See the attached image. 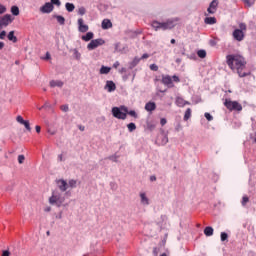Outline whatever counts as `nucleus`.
<instances>
[{
	"instance_id": "f257e3e1",
	"label": "nucleus",
	"mask_w": 256,
	"mask_h": 256,
	"mask_svg": "<svg viewBox=\"0 0 256 256\" xmlns=\"http://www.w3.org/2000/svg\"><path fill=\"white\" fill-rule=\"evenodd\" d=\"M226 63L232 71H236V73H238L239 77H249V75H251V72H243L247 62L245 61V58L239 54L227 55Z\"/></svg>"
},
{
	"instance_id": "f03ea898",
	"label": "nucleus",
	"mask_w": 256,
	"mask_h": 256,
	"mask_svg": "<svg viewBox=\"0 0 256 256\" xmlns=\"http://www.w3.org/2000/svg\"><path fill=\"white\" fill-rule=\"evenodd\" d=\"M179 21H181V18L172 17V18H168L164 22H159L155 20L152 22L151 25L156 31H169L171 29H174V27H177V25L179 24Z\"/></svg>"
},
{
	"instance_id": "7ed1b4c3",
	"label": "nucleus",
	"mask_w": 256,
	"mask_h": 256,
	"mask_svg": "<svg viewBox=\"0 0 256 256\" xmlns=\"http://www.w3.org/2000/svg\"><path fill=\"white\" fill-rule=\"evenodd\" d=\"M50 205H56V207H61L65 203V194L58 189L52 191V195L49 198Z\"/></svg>"
},
{
	"instance_id": "20e7f679",
	"label": "nucleus",
	"mask_w": 256,
	"mask_h": 256,
	"mask_svg": "<svg viewBox=\"0 0 256 256\" xmlns=\"http://www.w3.org/2000/svg\"><path fill=\"white\" fill-rule=\"evenodd\" d=\"M245 31H247V24L240 23L239 28L235 29L232 33L234 41H238L239 43L245 39Z\"/></svg>"
},
{
	"instance_id": "39448f33",
	"label": "nucleus",
	"mask_w": 256,
	"mask_h": 256,
	"mask_svg": "<svg viewBox=\"0 0 256 256\" xmlns=\"http://www.w3.org/2000/svg\"><path fill=\"white\" fill-rule=\"evenodd\" d=\"M127 113L128 108L126 106L112 108V115L115 117V119H121L122 121H125V119H127Z\"/></svg>"
},
{
	"instance_id": "423d86ee",
	"label": "nucleus",
	"mask_w": 256,
	"mask_h": 256,
	"mask_svg": "<svg viewBox=\"0 0 256 256\" xmlns=\"http://www.w3.org/2000/svg\"><path fill=\"white\" fill-rule=\"evenodd\" d=\"M173 81L174 83H179V81H181V79H179V76L177 75H174V76H170V75H164L162 76V83L163 85H166V87H175V85L173 84Z\"/></svg>"
},
{
	"instance_id": "0eeeda50",
	"label": "nucleus",
	"mask_w": 256,
	"mask_h": 256,
	"mask_svg": "<svg viewBox=\"0 0 256 256\" xmlns=\"http://www.w3.org/2000/svg\"><path fill=\"white\" fill-rule=\"evenodd\" d=\"M224 105L229 111H243V106L237 101L226 99Z\"/></svg>"
},
{
	"instance_id": "6e6552de",
	"label": "nucleus",
	"mask_w": 256,
	"mask_h": 256,
	"mask_svg": "<svg viewBox=\"0 0 256 256\" xmlns=\"http://www.w3.org/2000/svg\"><path fill=\"white\" fill-rule=\"evenodd\" d=\"M13 23V16L10 14H5L4 16H0V29H5V27H9Z\"/></svg>"
},
{
	"instance_id": "1a4fd4ad",
	"label": "nucleus",
	"mask_w": 256,
	"mask_h": 256,
	"mask_svg": "<svg viewBox=\"0 0 256 256\" xmlns=\"http://www.w3.org/2000/svg\"><path fill=\"white\" fill-rule=\"evenodd\" d=\"M101 45H105V40H103V38L94 39L87 45V49L88 51H93L97 49V47H101Z\"/></svg>"
},
{
	"instance_id": "9d476101",
	"label": "nucleus",
	"mask_w": 256,
	"mask_h": 256,
	"mask_svg": "<svg viewBox=\"0 0 256 256\" xmlns=\"http://www.w3.org/2000/svg\"><path fill=\"white\" fill-rule=\"evenodd\" d=\"M56 185L61 193H65L69 189V184L64 179L57 180Z\"/></svg>"
},
{
	"instance_id": "9b49d317",
	"label": "nucleus",
	"mask_w": 256,
	"mask_h": 256,
	"mask_svg": "<svg viewBox=\"0 0 256 256\" xmlns=\"http://www.w3.org/2000/svg\"><path fill=\"white\" fill-rule=\"evenodd\" d=\"M219 7V0H213L209 7L207 8V11L210 15H215L217 13V8Z\"/></svg>"
},
{
	"instance_id": "f8f14e48",
	"label": "nucleus",
	"mask_w": 256,
	"mask_h": 256,
	"mask_svg": "<svg viewBox=\"0 0 256 256\" xmlns=\"http://www.w3.org/2000/svg\"><path fill=\"white\" fill-rule=\"evenodd\" d=\"M78 31L80 33H87L89 31V25L85 24L83 18H79L78 21Z\"/></svg>"
},
{
	"instance_id": "ddd939ff",
	"label": "nucleus",
	"mask_w": 256,
	"mask_h": 256,
	"mask_svg": "<svg viewBox=\"0 0 256 256\" xmlns=\"http://www.w3.org/2000/svg\"><path fill=\"white\" fill-rule=\"evenodd\" d=\"M53 9H55V6L50 2H46L42 7H40V12L49 14L52 13Z\"/></svg>"
},
{
	"instance_id": "4468645a",
	"label": "nucleus",
	"mask_w": 256,
	"mask_h": 256,
	"mask_svg": "<svg viewBox=\"0 0 256 256\" xmlns=\"http://www.w3.org/2000/svg\"><path fill=\"white\" fill-rule=\"evenodd\" d=\"M140 203L143 205V207H147L150 205L149 198L147 197V194L145 192L140 193Z\"/></svg>"
},
{
	"instance_id": "2eb2a0df",
	"label": "nucleus",
	"mask_w": 256,
	"mask_h": 256,
	"mask_svg": "<svg viewBox=\"0 0 256 256\" xmlns=\"http://www.w3.org/2000/svg\"><path fill=\"white\" fill-rule=\"evenodd\" d=\"M104 89L106 91H108V93H113V91H115V89H117V86L115 85V82L107 81Z\"/></svg>"
},
{
	"instance_id": "dca6fc26",
	"label": "nucleus",
	"mask_w": 256,
	"mask_h": 256,
	"mask_svg": "<svg viewBox=\"0 0 256 256\" xmlns=\"http://www.w3.org/2000/svg\"><path fill=\"white\" fill-rule=\"evenodd\" d=\"M141 62V58L135 57L131 62L128 63V69H135Z\"/></svg>"
},
{
	"instance_id": "f3484780",
	"label": "nucleus",
	"mask_w": 256,
	"mask_h": 256,
	"mask_svg": "<svg viewBox=\"0 0 256 256\" xmlns=\"http://www.w3.org/2000/svg\"><path fill=\"white\" fill-rule=\"evenodd\" d=\"M145 109L146 111L151 113L152 111H155L157 109V104H155V102H148L145 105Z\"/></svg>"
},
{
	"instance_id": "a211bd4d",
	"label": "nucleus",
	"mask_w": 256,
	"mask_h": 256,
	"mask_svg": "<svg viewBox=\"0 0 256 256\" xmlns=\"http://www.w3.org/2000/svg\"><path fill=\"white\" fill-rule=\"evenodd\" d=\"M70 53H73V59H76V61H81V52H79L77 48L70 49Z\"/></svg>"
},
{
	"instance_id": "6ab92c4d",
	"label": "nucleus",
	"mask_w": 256,
	"mask_h": 256,
	"mask_svg": "<svg viewBox=\"0 0 256 256\" xmlns=\"http://www.w3.org/2000/svg\"><path fill=\"white\" fill-rule=\"evenodd\" d=\"M176 105H177V107H183L184 105H191V103H189V101H185V99H183L181 97H177Z\"/></svg>"
},
{
	"instance_id": "aec40b11",
	"label": "nucleus",
	"mask_w": 256,
	"mask_h": 256,
	"mask_svg": "<svg viewBox=\"0 0 256 256\" xmlns=\"http://www.w3.org/2000/svg\"><path fill=\"white\" fill-rule=\"evenodd\" d=\"M113 27V23L109 19H104L102 21V29H111Z\"/></svg>"
},
{
	"instance_id": "412c9836",
	"label": "nucleus",
	"mask_w": 256,
	"mask_h": 256,
	"mask_svg": "<svg viewBox=\"0 0 256 256\" xmlns=\"http://www.w3.org/2000/svg\"><path fill=\"white\" fill-rule=\"evenodd\" d=\"M7 37L8 41H12V43H17V36L15 35V31H10Z\"/></svg>"
},
{
	"instance_id": "4be33fe9",
	"label": "nucleus",
	"mask_w": 256,
	"mask_h": 256,
	"mask_svg": "<svg viewBox=\"0 0 256 256\" xmlns=\"http://www.w3.org/2000/svg\"><path fill=\"white\" fill-rule=\"evenodd\" d=\"M204 23H206V25H215V23H217V19L215 17H206L204 19Z\"/></svg>"
},
{
	"instance_id": "5701e85b",
	"label": "nucleus",
	"mask_w": 256,
	"mask_h": 256,
	"mask_svg": "<svg viewBox=\"0 0 256 256\" xmlns=\"http://www.w3.org/2000/svg\"><path fill=\"white\" fill-rule=\"evenodd\" d=\"M93 37H95V34H93V32H88L86 35H83L81 37L82 41H91V39H93Z\"/></svg>"
},
{
	"instance_id": "b1692460",
	"label": "nucleus",
	"mask_w": 256,
	"mask_h": 256,
	"mask_svg": "<svg viewBox=\"0 0 256 256\" xmlns=\"http://www.w3.org/2000/svg\"><path fill=\"white\" fill-rule=\"evenodd\" d=\"M213 233H214V230H213V227L211 226H208L204 229V235H206V237H213Z\"/></svg>"
},
{
	"instance_id": "393cba45",
	"label": "nucleus",
	"mask_w": 256,
	"mask_h": 256,
	"mask_svg": "<svg viewBox=\"0 0 256 256\" xmlns=\"http://www.w3.org/2000/svg\"><path fill=\"white\" fill-rule=\"evenodd\" d=\"M65 9L68 11V13H73V11H75V4L67 2L65 4Z\"/></svg>"
},
{
	"instance_id": "a878e982",
	"label": "nucleus",
	"mask_w": 256,
	"mask_h": 256,
	"mask_svg": "<svg viewBox=\"0 0 256 256\" xmlns=\"http://www.w3.org/2000/svg\"><path fill=\"white\" fill-rule=\"evenodd\" d=\"M110 72H111V67L102 66L100 68V75H109Z\"/></svg>"
},
{
	"instance_id": "bb28decb",
	"label": "nucleus",
	"mask_w": 256,
	"mask_h": 256,
	"mask_svg": "<svg viewBox=\"0 0 256 256\" xmlns=\"http://www.w3.org/2000/svg\"><path fill=\"white\" fill-rule=\"evenodd\" d=\"M50 87H63V82L61 80L50 81Z\"/></svg>"
},
{
	"instance_id": "cd10ccee",
	"label": "nucleus",
	"mask_w": 256,
	"mask_h": 256,
	"mask_svg": "<svg viewBox=\"0 0 256 256\" xmlns=\"http://www.w3.org/2000/svg\"><path fill=\"white\" fill-rule=\"evenodd\" d=\"M57 23H59V25H65V17L61 16V15H54Z\"/></svg>"
},
{
	"instance_id": "c85d7f7f",
	"label": "nucleus",
	"mask_w": 256,
	"mask_h": 256,
	"mask_svg": "<svg viewBox=\"0 0 256 256\" xmlns=\"http://www.w3.org/2000/svg\"><path fill=\"white\" fill-rule=\"evenodd\" d=\"M197 55L198 57H200V59H205V57H207V51L203 49L198 50Z\"/></svg>"
},
{
	"instance_id": "c756f323",
	"label": "nucleus",
	"mask_w": 256,
	"mask_h": 256,
	"mask_svg": "<svg viewBox=\"0 0 256 256\" xmlns=\"http://www.w3.org/2000/svg\"><path fill=\"white\" fill-rule=\"evenodd\" d=\"M127 115H130V117H133L134 119H137L139 117L135 110H128V112H126V116Z\"/></svg>"
},
{
	"instance_id": "7c9ffc66",
	"label": "nucleus",
	"mask_w": 256,
	"mask_h": 256,
	"mask_svg": "<svg viewBox=\"0 0 256 256\" xmlns=\"http://www.w3.org/2000/svg\"><path fill=\"white\" fill-rule=\"evenodd\" d=\"M189 119H191V108H188L184 114V121H189Z\"/></svg>"
},
{
	"instance_id": "2f4dec72",
	"label": "nucleus",
	"mask_w": 256,
	"mask_h": 256,
	"mask_svg": "<svg viewBox=\"0 0 256 256\" xmlns=\"http://www.w3.org/2000/svg\"><path fill=\"white\" fill-rule=\"evenodd\" d=\"M128 131L130 133H133V131H135V129H137V125H135V123L131 122L127 125Z\"/></svg>"
},
{
	"instance_id": "473e14b6",
	"label": "nucleus",
	"mask_w": 256,
	"mask_h": 256,
	"mask_svg": "<svg viewBox=\"0 0 256 256\" xmlns=\"http://www.w3.org/2000/svg\"><path fill=\"white\" fill-rule=\"evenodd\" d=\"M11 13H12V15H14L15 17H17V15H19V7H18V6H12V7H11Z\"/></svg>"
},
{
	"instance_id": "72a5a7b5",
	"label": "nucleus",
	"mask_w": 256,
	"mask_h": 256,
	"mask_svg": "<svg viewBox=\"0 0 256 256\" xmlns=\"http://www.w3.org/2000/svg\"><path fill=\"white\" fill-rule=\"evenodd\" d=\"M161 145H167V143H169V138L167 137V135L163 134L161 136Z\"/></svg>"
},
{
	"instance_id": "f704fd0d",
	"label": "nucleus",
	"mask_w": 256,
	"mask_h": 256,
	"mask_svg": "<svg viewBox=\"0 0 256 256\" xmlns=\"http://www.w3.org/2000/svg\"><path fill=\"white\" fill-rule=\"evenodd\" d=\"M75 189L77 187V181L76 180H69L68 182V188Z\"/></svg>"
},
{
	"instance_id": "c9c22d12",
	"label": "nucleus",
	"mask_w": 256,
	"mask_h": 256,
	"mask_svg": "<svg viewBox=\"0 0 256 256\" xmlns=\"http://www.w3.org/2000/svg\"><path fill=\"white\" fill-rule=\"evenodd\" d=\"M220 239L222 242L227 241V239H229V235L226 232H221Z\"/></svg>"
},
{
	"instance_id": "e433bc0d",
	"label": "nucleus",
	"mask_w": 256,
	"mask_h": 256,
	"mask_svg": "<svg viewBox=\"0 0 256 256\" xmlns=\"http://www.w3.org/2000/svg\"><path fill=\"white\" fill-rule=\"evenodd\" d=\"M155 127H156V125L153 122H147V129L149 131H154Z\"/></svg>"
},
{
	"instance_id": "4c0bfd02",
	"label": "nucleus",
	"mask_w": 256,
	"mask_h": 256,
	"mask_svg": "<svg viewBox=\"0 0 256 256\" xmlns=\"http://www.w3.org/2000/svg\"><path fill=\"white\" fill-rule=\"evenodd\" d=\"M108 159H109L110 161H113L114 163H117V161H118V159H119V155L114 154V155H112V156H109Z\"/></svg>"
},
{
	"instance_id": "58836bf2",
	"label": "nucleus",
	"mask_w": 256,
	"mask_h": 256,
	"mask_svg": "<svg viewBox=\"0 0 256 256\" xmlns=\"http://www.w3.org/2000/svg\"><path fill=\"white\" fill-rule=\"evenodd\" d=\"M87 13V10L85 9V7H80L79 9H78V15H81V16H83V15H85Z\"/></svg>"
},
{
	"instance_id": "ea45409f",
	"label": "nucleus",
	"mask_w": 256,
	"mask_h": 256,
	"mask_svg": "<svg viewBox=\"0 0 256 256\" xmlns=\"http://www.w3.org/2000/svg\"><path fill=\"white\" fill-rule=\"evenodd\" d=\"M51 5H56V7H61V0H50Z\"/></svg>"
},
{
	"instance_id": "a19ab883",
	"label": "nucleus",
	"mask_w": 256,
	"mask_h": 256,
	"mask_svg": "<svg viewBox=\"0 0 256 256\" xmlns=\"http://www.w3.org/2000/svg\"><path fill=\"white\" fill-rule=\"evenodd\" d=\"M16 121L20 123V125H23L27 120H24L23 116H17Z\"/></svg>"
},
{
	"instance_id": "79ce46f5",
	"label": "nucleus",
	"mask_w": 256,
	"mask_h": 256,
	"mask_svg": "<svg viewBox=\"0 0 256 256\" xmlns=\"http://www.w3.org/2000/svg\"><path fill=\"white\" fill-rule=\"evenodd\" d=\"M204 117L207 119V121H213V116L209 112H206Z\"/></svg>"
},
{
	"instance_id": "37998d69",
	"label": "nucleus",
	"mask_w": 256,
	"mask_h": 256,
	"mask_svg": "<svg viewBox=\"0 0 256 256\" xmlns=\"http://www.w3.org/2000/svg\"><path fill=\"white\" fill-rule=\"evenodd\" d=\"M3 13H7V7H5V5L0 4V15H3Z\"/></svg>"
},
{
	"instance_id": "c03bdc74",
	"label": "nucleus",
	"mask_w": 256,
	"mask_h": 256,
	"mask_svg": "<svg viewBox=\"0 0 256 256\" xmlns=\"http://www.w3.org/2000/svg\"><path fill=\"white\" fill-rule=\"evenodd\" d=\"M18 163H20V165H22V163H25V155L18 156Z\"/></svg>"
},
{
	"instance_id": "a18cd8bd",
	"label": "nucleus",
	"mask_w": 256,
	"mask_h": 256,
	"mask_svg": "<svg viewBox=\"0 0 256 256\" xmlns=\"http://www.w3.org/2000/svg\"><path fill=\"white\" fill-rule=\"evenodd\" d=\"M22 125H24L27 131H31V125L29 124V121L26 120Z\"/></svg>"
},
{
	"instance_id": "49530a36",
	"label": "nucleus",
	"mask_w": 256,
	"mask_h": 256,
	"mask_svg": "<svg viewBox=\"0 0 256 256\" xmlns=\"http://www.w3.org/2000/svg\"><path fill=\"white\" fill-rule=\"evenodd\" d=\"M61 111H63L64 113H67V111H69V105L65 104V105H62L60 107Z\"/></svg>"
},
{
	"instance_id": "de8ad7c7",
	"label": "nucleus",
	"mask_w": 256,
	"mask_h": 256,
	"mask_svg": "<svg viewBox=\"0 0 256 256\" xmlns=\"http://www.w3.org/2000/svg\"><path fill=\"white\" fill-rule=\"evenodd\" d=\"M247 203H249V197L244 196L242 198V205H243V207H245V205H247Z\"/></svg>"
},
{
	"instance_id": "09e8293b",
	"label": "nucleus",
	"mask_w": 256,
	"mask_h": 256,
	"mask_svg": "<svg viewBox=\"0 0 256 256\" xmlns=\"http://www.w3.org/2000/svg\"><path fill=\"white\" fill-rule=\"evenodd\" d=\"M150 69L151 71H159V66H157V64H151Z\"/></svg>"
},
{
	"instance_id": "8fccbe9b",
	"label": "nucleus",
	"mask_w": 256,
	"mask_h": 256,
	"mask_svg": "<svg viewBox=\"0 0 256 256\" xmlns=\"http://www.w3.org/2000/svg\"><path fill=\"white\" fill-rule=\"evenodd\" d=\"M5 37H7V32L5 30L0 32V39H5Z\"/></svg>"
},
{
	"instance_id": "3c124183",
	"label": "nucleus",
	"mask_w": 256,
	"mask_h": 256,
	"mask_svg": "<svg viewBox=\"0 0 256 256\" xmlns=\"http://www.w3.org/2000/svg\"><path fill=\"white\" fill-rule=\"evenodd\" d=\"M160 124L162 125V127L165 126V125H167V119L161 118Z\"/></svg>"
},
{
	"instance_id": "603ef678",
	"label": "nucleus",
	"mask_w": 256,
	"mask_h": 256,
	"mask_svg": "<svg viewBox=\"0 0 256 256\" xmlns=\"http://www.w3.org/2000/svg\"><path fill=\"white\" fill-rule=\"evenodd\" d=\"M142 59H149V54H147V53L143 54V55L141 56V58H140V61H141Z\"/></svg>"
},
{
	"instance_id": "864d4df0",
	"label": "nucleus",
	"mask_w": 256,
	"mask_h": 256,
	"mask_svg": "<svg viewBox=\"0 0 256 256\" xmlns=\"http://www.w3.org/2000/svg\"><path fill=\"white\" fill-rule=\"evenodd\" d=\"M11 253L8 250H4L2 256H9Z\"/></svg>"
},
{
	"instance_id": "5fc2aeb1",
	"label": "nucleus",
	"mask_w": 256,
	"mask_h": 256,
	"mask_svg": "<svg viewBox=\"0 0 256 256\" xmlns=\"http://www.w3.org/2000/svg\"><path fill=\"white\" fill-rule=\"evenodd\" d=\"M44 59L46 60L51 59V54L49 52H46V56L44 57Z\"/></svg>"
},
{
	"instance_id": "6e6d98bb",
	"label": "nucleus",
	"mask_w": 256,
	"mask_h": 256,
	"mask_svg": "<svg viewBox=\"0 0 256 256\" xmlns=\"http://www.w3.org/2000/svg\"><path fill=\"white\" fill-rule=\"evenodd\" d=\"M121 64L119 63V61H116L114 64H113V67L114 69H117V67H119Z\"/></svg>"
},
{
	"instance_id": "4d7b16f0",
	"label": "nucleus",
	"mask_w": 256,
	"mask_h": 256,
	"mask_svg": "<svg viewBox=\"0 0 256 256\" xmlns=\"http://www.w3.org/2000/svg\"><path fill=\"white\" fill-rule=\"evenodd\" d=\"M150 181H157V176L155 175L150 176Z\"/></svg>"
},
{
	"instance_id": "13d9d810",
	"label": "nucleus",
	"mask_w": 256,
	"mask_h": 256,
	"mask_svg": "<svg viewBox=\"0 0 256 256\" xmlns=\"http://www.w3.org/2000/svg\"><path fill=\"white\" fill-rule=\"evenodd\" d=\"M119 73H127V68H121L120 70H119Z\"/></svg>"
},
{
	"instance_id": "bf43d9fd",
	"label": "nucleus",
	"mask_w": 256,
	"mask_h": 256,
	"mask_svg": "<svg viewBox=\"0 0 256 256\" xmlns=\"http://www.w3.org/2000/svg\"><path fill=\"white\" fill-rule=\"evenodd\" d=\"M243 3H245L246 5H248L249 7H251V1H249V0H243Z\"/></svg>"
},
{
	"instance_id": "052dcab7",
	"label": "nucleus",
	"mask_w": 256,
	"mask_h": 256,
	"mask_svg": "<svg viewBox=\"0 0 256 256\" xmlns=\"http://www.w3.org/2000/svg\"><path fill=\"white\" fill-rule=\"evenodd\" d=\"M35 129H36V133H41V126H36Z\"/></svg>"
},
{
	"instance_id": "680f3d73",
	"label": "nucleus",
	"mask_w": 256,
	"mask_h": 256,
	"mask_svg": "<svg viewBox=\"0 0 256 256\" xmlns=\"http://www.w3.org/2000/svg\"><path fill=\"white\" fill-rule=\"evenodd\" d=\"M44 211H45L46 213H49V211H51V206H47L46 208H44Z\"/></svg>"
},
{
	"instance_id": "e2e57ef3",
	"label": "nucleus",
	"mask_w": 256,
	"mask_h": 256,
	"mask_svg": "<svg viewBox=\"0 0 256 256\" xmlns=\"http://www.w3.org/2000/svg\"><path fill=\"white\" fill-rule=\"evenodd\" d=\"M56 219H63V214H62V213H59V214L56 216Z\"/></svg>"
},
{
	"instance_id": "0e129e2a",
	"label": "nucleus",
	"mask_w": 256,
	"mask_h": 256,
	"mask_svg": "<svg viewBox=\"0 0 256 256\" xmlns=\"http://www.w3.org/2000/svg\"><path fill=\"white\" fill-rule=\"evenodd\" d=\"M58 161H63V154L58 155Z\"/></svg>"
},
{
	"instance_id": "69168bd1",
	"label": "nucleus",
	"mask_w": 256,
	"mask_h": 256,
	"mask_svg": "<svg viewBox=\"0 0 256 256\" xmlns=\"http://www.w3.org/2000/svg\"><path fill=\"white\" fill-rule=\"evenodd\" d=\"M78 128H79L81 131H85V126H83V125H79Z\"/></svg>"
},
{
	"instance_id": "338daca9",
	"label": "nucleus",
	"mask_w": 256,
	"mask_h": 256,
	"mask_svg": "<svg viewBox=\"0 0 256 256\" xmlns=\"http://www.w3.org/2000/svg\"><path fill=\"white\" fill-rule=\"evenodd\" d=\"M3 47H5V43L4 42H0V51H1V49H3Z\"/></svg>"
},
{
	"instance_id": "774afa93",
	"label": "nucleus",
	"mask_w": 256,
	"mask_h": 256,
	"mask_svg": "<svg viewBox=\"0 0 256 256\" xmlns=\"http://www.w3.org/2000/svg\"><path fill=\"white\" fill-rule=\"evenodd\" d=\"M127 79H129V75H124L123 76V81H127Z\"/></svg>"
}]
</instances>
